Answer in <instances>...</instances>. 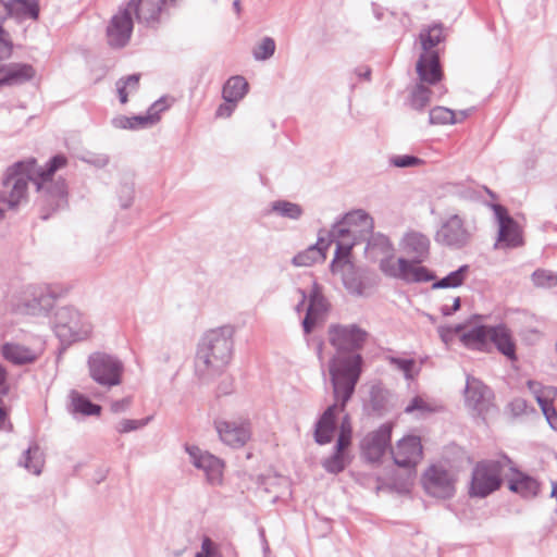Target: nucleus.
Instances as JSON below:
<instances>
[{"label": "nucleus", "mask_w": 557, "mask_h": 557, "mask_svg": "<svg viewBox=\"0 0 557 557\" xmlns=\"http://www.w3.org/2000/svg\"><path fill=\"white\" fill-rule=\"evenodd\" d=\"M33 75L30 65L11 63L0 67V86L21 84L29 81Z\"/></svg>", "instance_id": "a878e982"}, {"label": "nucleus", "mask_w": 557, "mask_h": 557, "mask_svg": "<svg viewBox=\"0 0 557 557\" xmlns=\"http://www.w3.org/2000/svg\"><path fill=\"white\" fill-rule=\"evenodd\" d=\"M539 488L540 485L535 479L522 473L509 481V490L527 498L536 496Z\"/></svg>", "instance_id": "2f4dec72"}, {"label": "nucleus", "mask_w": 557, "mask_h": 557, "mask_svg": "<svg viewBox=\"0 0 557 557\" xmlns=\"http://www.w3.org/2000/svg\"><path fill=\"white\" fill-rule=\"evenodd\" d=\"M48 216H49V213H46L42 215V219H48Z\"/></svg>", "instance_id": "338daca9"}, {"label": "nucleus", "mask_w": 557, "mask_h": 557, "mask_svg": "<svg viewBox=\"0 0 557 557\" xmlns=\"http://www.w3.org/2000/svg\"><path fill=\"white\" fill-rule=\"evenodd\" d=\"M275 41L271 37H263L252 49V55L257 61L269 60L275 52Z\"/></svg>", "instance_id": "ea45409f"}, {"label": "nucleus", "mask_w": 557, "mask_h": 557, "mask_svg": "<svg viewBox=\"0 0 557 557\" xmlns=\"http://www.w3.org/2000/svg\"><path fill=\"white\" fill-rule=\"evenodd\" d=\"M348 458L344 450H338L337 445H335L334 453L323 459L322 467L323 469L332 474H338L345 470V468L348 466Z\"/></svg>", "instance_id": "e433bc0d"}, {"label": "nucleus", "mask_w": 557, "mask_h": 557, "mask_svg": "<svg viewBox=\"0 0 557 557\" xmlns=\"http://www.w3.org/2000/svg\"><path fill=\"white\" fill-rule=\"evenodd\" d=\"M111 124L119 129H131V116L117 115L112 119Z\"/></svg>", "instance_id": "6e6d98bb"}, {"label": "nucleus", "mask_w": 557, "mask_h": 557, "mask_svg": "<svg viewBox=\"0 0 557 557\" xmlns=\"http://www.w3.org/2000/svg\"><path fill=\"white\" fill-rule=\"evenodd\" d=\"M131 406V399L128 397L115 400L111 404V410L115 413L125 411Z\"/></svg>", "instance_id": "4d7b16f0"}, {"label": "nucleus", "mask_w": 557, "mask_h": 557, "mask_svg": "<svg viewBox=\"0 0 557 557\" xmlns=\"http://www.w3.org/2000/svg\"><path fill=\"white\" fill-rule=\"evenodd\" d=\"M221 555L215 544L209 539L205 537L201 544V550L195 557H214Z\"/></svg>", "instance_id": "603ef678"}, {"label": "nucleus", "mask_w": 557, "mask_h": 557, "mask_svg": "<svg viewBox=\"0 0 557 557\" xmlns=\"http://www.w3.org/2000/svg\"><path fill=\"white\" fill-rule=\"evenodd\" d=\"M271 211L281 218L293 221H298L304 214V209L300 205L288 200L273 201L271 203Z\"/></svg>", "instance_id": "72a5a7b5"}, {"label": "nucleus", "mask_w": 557, "mask_h": 557, "mask_svg": "<svg viewBox=\"0 0 557 557\" xmlns=\"http://www.w3.org/2000/svg\"><path fill=\"white\" fill-rule=\"evenodd\" d=\"M327 335L330 344L336 349L329 364L333 395L341 400L344 409L360 379L363 358L357 351L363 347L369 334L357 324H332Z\"/></svg>", "instance_id": "f03ea898"}, {"label": "nucleus", "mask_w": 557, "mask_h": 557, "mask_svg": "<svg viewBox=\"0 0 557 557\" xmlns=\"http://www.w3.org/2000/svg\"><path fill=\"white\" fill-rule=\"evenodd\" d=\"M470 110H461L456 112V123H460L469 116Z\"/></svg>", "instance_id": "e2e57ef3"}, {"label": "nucleus", "mask_w": 557, "mask_h": 557, "mask_svg": "<svg viewBox=\"0 0 557 557\" xmlns=\"http://www.w3.org/2000/svg\"><path fill=\"white\" fill-rule=\"evenodd\" d=\"M44 457L38 445H30L18 461V465L35 475H39L44 467Z\"/></svg>", "instance_id": "7c9ffc66"}, {"label": "nucleus", "mask_w": 557, "mask_h": 557, "mask_svg": "<svg viewBox=\"0 0 557 557\" xmlns=\"http://www.w3.org/2000/svg\"><path fill=\"white\" fill-rule=\"evenodd\" d=\"M431 124H456V112L445 108L435 107L429 113Z\"/></svg>", "instance_id": "79ce46f5"}, {"label": "nucleus", "mask_w": 557, "mask_h": 557, "mask_svg": "<svg viewBox=\"0 0 557 557\" xmlns=\"http://www.w3.org/2000/svg\"><path fill=\"white\" fill-rule=\"evenodd\" d=\"M355 73L358 77L369 81L371 76V69L368 66H360L355 70Z\"/></svg>", "instance_id": "052dcab7"}, {"label": "nucleus", "mask_w": 557, "mask_h": 557, "mask_svg": "<svg viewBox=\"0 0 557 557\" xmlns=\"http://www.w3.org/2000/svg\"><path fill=\"white\" fill-rule=\"evenodd\" d=\"M498 223V243L507 248H516L523 244L519 224L508 214L507 209L498 203L492 206Z\"/></svg>", "instance_id": "dca6fc26"}, {"label": "nucleus", "mask_w": 557, "mask_h": 557, "mask_svg": "<svg viewBox=\"0 0 557 557\" xmlns=\"http://www.w3.org/2000/svg\"><path fill=\"white\" fill-rule=\"evenodd\" d=\"M67 164L63 154L53 156L46 168H38L36 159L29 158L10 166L0 189V203L7 209H16L27 201V187L32 181L40 195L41 205L55 211L67 205V185L64 178L53 180L57 171Z\"/></svg>", "instance_id": "f257e3e1"}, {"label": "nucleus", "mask_w": 557, "mask_h": 557, "mask_svg": "<svg viewBox=\"0 0 557 557\" xmlns=\"http://www.w3.org/2000/svg\"><path fill=\"white\" fill-rule=\"evenodd\" d=\"M139 81L140 74H132L126 77L120 78L115 83L119 99L122 104H125L127 102L128 95H132L138 90Z\"/></svg>", "instance_id": "c9c22d12"}, {"label": "nucleus", "mask_w": 557, "mask_h": 557, "mask_svg": "<svg viewBox=\"0 0 557 557\" xmlns=\"http://www.w3.org/2000/svg\"><path fill=\"white\" fill-rule=\"evenodd\" d=\"M435 411V406L426 401L421 396L413 397L410 403L406 406V413H414L416 417H424Z\"/></svg>", "instance_id": "a19ab883"}, {"label": "nucleus", "mask_w": 557, "mask_h": 557, "mask_svg": "<svg viewBox=\"0 0 557 557\" xmlns=\"http://www.w3.org/2000/svg\"><path fill=\"white\" fill-rule=\"evenodd\" d=\"M329 305L325 297L322 295L320 287L314 284L309 293V305L305 319L302 320V327L306 334L312 332L315 323L327 311Z\"/></svg>", "instance_id": "b1692460"}, {"label": "nucleus", "mask_w": 557, "mask_h": 557, "mask_svg": "<svg viewBox=\"0 0 557 557\" xmlns=\"http://www.w3.org/2000/svg\"><path fill=\"white\" fill-rule=\"evenodd\" d=\"M356 223H360L363 231H367L371 227V216L362 209L352 210L337 220L330 230L320 228L317 243L298 252L292 260L293 264L296 267H311L317 262L324 261L327 249L333 243H336L337 246L338 242L344 239L345 236L357 232L356 227L358 225Z\"/></svg>", "instance_id": "39448f33"}, {"label": "nucleus", "mask_w": 557, "mask_h": 557, "mask_svg": "<svg viewBox=\"0 0 557 557\" xmlns=\"http://www.w3.org/2000/svg\"><path fill=\"white\" fill-rule=\"evenodd\" d=\"M454 332L460 334L461 343L471 349L483 350L491 342L506 357H516V346L509 330L505 325H478L466 331L465 324H457Z\"/></svg>", "instance_id": "0eeeda50"}, {"label": "nucleus", "mask_w": 557, "mask_h": 557, "mask_svg": "<svg viewBox=\"0 0 557 557\" xmlns=\"http://www.w3.org/2000/svg\"><path fill=\"white\" fill-rule=\"evenodd\" d=\"M357 232L348 234L344 239L338 242L335 249L334 258L331 262V271L333 274H339L342 276L345 288L352 295L360 296L363 294L364 285L362 282L360 271L355 267L350 260V253L354 246L358 244L359 239H363L374 227L373 219L371 218V227L363 231L360 223H356Z\"/></svg>", "instance_id": "423d86ee"}, {"label": "nucleus", "mask_w": 557, "mask_h": 557, "mask_svg": "<svg viewBox=\"0 0 557 557\" xmlns=\"http://www.w3.org/2000/svg\"><path fill=\"white\" fill-rule=\"evenodd\" d=\"M233 8L236 11V13H239L240 12V1L239 0H234Z\"/></svg>", "instance_id": "0e129e2a"}, {"label": "nucleus", "mask_w": 557, "mask_h": 557, "mask_svg": "<svg viewBox=\"0 0 557 557\" xmlns=\"http://www.w3.org/2000/svg\"><path fill=\"white\" fill-rule=\"evenodd\" d=\"M248 92V83L243 76L230 77L223 86L222 97L226 102L238 103Z\"/></svg>", "instance_id": "c756f323"}, {"label": "nucleus", "mask_w": 557, "mask_h": 557, "mask_svg": "<svg viewBox=\"0 0 557 557\" xmlns=\"http://www.w3.org/2000/svg\"><path fill=\"white\" fill-rule=\"evenodd\" d=\"M475 227L459 214H453L445 220L435 235L438 244L453 249L466 247L472 239Z\"/></svg>", "instance_id": "ddd939ff"}, {"label": "nucleus", "mask_w": 557, "mask_h": 557, "mask_svg": "<svg viewBox=\"0 0 557 557\" xmlns=\"http://www.w3.org/2000/svg\"><path fill=\"white\" fill-rule=\"evenodd\" d=\"M8 15L17 20L32 18L39 16V4L37 0H9L4 3Z\"/></svg>", "instance_id": "cd10ccee"}, {"label": "nucleus", "mask_w": 557, "mask_h": 557, "mask_svg": "<svg viewBox=\"0 0 557 557\" xmlns=\"http://www.w3.org/2000/svg\"><path fill=\"white\" fill-rule=\"evenodd\" d=\"M394 462L403 468L414 467L422 458V445L419 436L409 435L398 441L391 450Z\"/></svg>", "instance_id": "aec40b11"}, {"label": "nucleus", "mask_w": 557, "mask_h": 557, "mask_svg": "<svg viewBox=\"0 0 557 557\" xmlns=\"http://www.w3.org/2000/svg\"><path fill=\"white\" fill-rule=\"evenodd\" d=\"M174 0H132L126 9L131 10V15L136 14L139 24L154 26L160 22L161 15Z\"/></svg>", "instance_id": "a211bd4d"}, {"label": "nucleus", "mask_w": 557, "mask_h": 557, "mask_svg": "<svg viewBox=\"0 0 557 557\" xmlns=\"http://www.w3.org/2000/svg\"><path fill=\"white\" fill-rule=\"evenodd\" d=\"M423 161L414 156H394L391 163L396 168H411L420 165Z\"/></svg>", "instance_id": "de8ad7c7"}, {"label": "nucleus", "mask_w": 557, "mask_h": 557, "mask_svg": "<svg viewBox=\"0 0 557 557\" xmlns=\"http://www.w3.org/2000/svg\"><path fill=\"white\" fill-rule=\"evenodd\" d=\"M133 32V17L131 10L126 8L120 10L112 16L111 22L107 28L108 42L111 47H124Z\"/></svg>", "instance_id": "6ab92c4d"}, {"label": "nucleus", "mask_w": 557, "mask_h": 557, "mask_svg": "<svg viewBox=\"0 0 557 557\" xmlns=\"http://www.w3.org/2000/svg\"><path fill=\"white\" fill-rule=\"evenodd\" d=\"M466 405L478 414L486 412L491 405L492 392L480 380L468 375L465 389Z\"/></svg>", "instance_id": "4be33fe9"}, {"label": "nucleus", "mask_w": 557, "mask_h": 557, "mask_svg": "<svg viewBox=\"0 0 557 557\" xmlns=\"http://www.w3.org/2000/svg\"><path fill=\"white\" fill-rule=\"evenodd\" d=\"M151 420L152 416L139 420L123 419L116 424L115 430L121 434L133 432L146 426Z\"/></svg>", "instance_id": "a18cd8bd"}, {"label": "nucleus", "mask_w": 557, "mask_h": 557, "mask_svg": "<svg viewBox=\"0 0 557 557\" xmlns=\"http://www.w3.org/2000/svg\"><path fill=\"white\" fill-rule=\"evenodd\" d=\"M459 308H460V298L456 297V298H454L451 306L443 305L441 307V312L443 315L448 317V315H451L453 313H455Z\"/></svg>", "instance_id": "13d9d810"}, {"label": "nucleus", "mask_w": 557, "mask_h": 557, "mask_svg": "<svg viewBox=\"0 0 557 557\" xmlns=\"http://www.w3.org/2000/svg\"><path fill=\"white\" fill-rule=\"evenodd\" d=\"M7 391V370L0 364V393L5 394Z\"/></svg>", "instance_id": "bf43d9fd"}, {"label": "nucleus", "mask_w": 557, "mask_h": 557, "mask_svg": "<svg viewBox=\"0 0 557 557\" xmlns=\"http://www.w3.org/2000/svg\"><path fill=\"white\" fill-rule=\"evenodd\" d=\"M12 53L10 35L0 26V60L8 59Z\"/></svg>", "instance_id": "09e8293b"}, {"label": "nucleus", "mask_w": 557, "mask_h": 557, "mask_svg": "<svg viewBox=\"0 0 557 557\" xmlns=\"http://www.w3.org/2000/svg\"><path fill=\"white\" fill-rule=\"evenodd\" d=\"M185 451L189 456L190 463L203 471L210 484L218 485L222 482L224 462L220 458L195 445H185Z\"/></svg>", "instance_id": "4468645a"}, {"label": "nucleus", "mask_w": 557, "mask_h": 557, "mask_svg": "<svg viewBox=\"0 0 557 557\" xmlns=\"http://www.w3.org/2000/svg\"><path fill=\"white\" fill-rule=\"evenodd\" d=\"M91 330L88 319L72 306L60 307L54 312L53 331L63 343L85 339Z\"/></svg>", "instance_id": "9b49d317"}, {"label": "nucleus", "mask_w": 557, "mask_h": 557, "mask_svg": "<svg viewBox=\"0 0 557 557\" xmlns=\"http://www.w3.org/2000/svg\"><path fill=\"white\" fill-rule=\"evenodd\" d=\"M168 108L166 99L160 98L149 107L146 114L131 116V129L136 131L151 127L159 122L161 112L165 111Z\"/></svg>", "instance_id": "bb28decb"}, {"label": "nucleus", "mask_w": 557, "mask_h": 557, "mask_svg": "<svg viewBox=\"0 0 557 557\" xmlns=\"http://www.w3.org/2000/svg\"><path fill=\"white\" fill-rule=\"evenodd\" d=\"M424 83L429 84L428 82H422L420 79V83L417 84L411 91L410 106L417 111H422L429 104L431 99L432 92Z\"/></svg>", "instance_id": "4c0bfd02"}, {"label": "nucleus", "mask_w": 557, "mask_h": 557, "mask_svg": "<svg viewBox=\"0 0 557 557\" xmlns=\"http://www.w3.org/2000/svg\"><path fill=\"white\" fill-rule=\"evenodd\" d=\"M220 440L233 448L243 447L251 437L250 422L246 419L214 421Z\"/></svg>", "instance_id": "2eb2a0df"}, {"label": "nucleus", "mask_w": 557, "mask_h": 557, "mask_svg": "<svg viewBox=\"0 0 557 557\" xmlns=\"http://www.w3.org/2000/svg\"><path fill=\"white\" fill-rule=\"evenodd\" d=\"M555 350L557 352V339H556V343H555Z\"/></svg>", "instance_id": "774afa93"}, {"label": "nucleus", "mask_w": 557, "mask_h": 557, "mask_svg": "<svg viewBox=\"0 0 557 557\" xmlns=\"http://www.w3.org/2000/svg\"><path fill=\"white\" fill-rule=\"evenodd\" d=\"M236 102H226L221 103L216 109L215 116L216 117H230L236 108Z\"/></svg>", "instance_id": "5fc2aeb1"}, {"label": "nucleus", "mask_w": 557, "mask_h": 557, "mask_svg": "<svg viewBox=\"0 0 557 557\" xmlns=\"http://www.w3.org/2000/svg\"><path fill=\"white\" fill-rule=\"evenodd\" d=\"M88 368L92 380L106 387L119 385L124 371L120 359L104 352H95L89 356Z\"/></svg>", "instance_id": "f8f14e48"}, {"label": "nucleus", "mask_w": 557, "mask_h": 557, "mask_svg": "<svg viewBox=\"0 0 557 557\" xmlns=\"http://www.w3.org/2000/svg\"><path fill=\"white\" fill-rule=\"evenodd\" d=\"M70 398L71 411L73 413H81L83 416H98L101 412V407L99 405L91 403L87 397L76 391L71 392Z\"/></svg>", "instance_id": "473e14b6"}, {"label": "nucleus", "mask_w": 557, "mask_h": 557, "mask_svg": "<svg viewBox=\"0 0 557 557\" xmlns=\"http://www.w3.org/2000/svg\"><path fill=\"white\" fill-rule=\"evenodd\" d=\"M134 184L131 182L121 184L119 188V199L122 208L127 209L132 206L134 200Z\"/></svg>", "instance_id": "49530a36"}, {"label": "nucleus", "mask_w": 557, "mask_h": 557, "mask_svg": "<svg viewBox=\"0 0 557 557\" xmlns=\"http://www.w3.org/2000/svg\"><path fill=\"white\" fill-rule=\"evenodd\" d=\"M430 239L420 232H408L400 242L401 251L407 258L395 259L393 256L380 261V270L388 277L406 283L431 282L435 274L425 267L420 265L430 256Z\"/></svg>", "instance_id": "7ed1b4c3"}, {"label": "nucleus", "mask_w": 557, "mask_h": 557, "mask_svg": "<svg viewBox=\"0 0 557 557\" xmlns=\"http://www.w3.org/2000/svg\"><path fill=\"white\" fill-rule=\"evenodd\" d=\"M5 209H7L5 206L0 203V220L3 219Z\"/></svg>", "instance_id": "69168bd1"}, {"label": "nucleus", "mask_w": 557, "mask_h": 557, "mask_svg": "<svg viewBox=\"0 0 557 557\" xmlns=\"http://www.w3.org/2000/svg\"><path fill=\"white\" fill-rule=\"evenodd\" d=\"M528 387L536 399L539 406L546 404V401H554L557 396V388L555 386H545L536 381H529Z\"/></svg>", "instance_id": "58836bf2"}, {"label": "nucleus", "mask_w": 557, "mask_h": 557, "mask_svg": "<svg viewBox=\"0 0 557 557\" xmlns=\"http://www.w3.org/2000/svg\"><path fill=\"white\" fill-rule=\"evenodd\" d=\"M540 407L549 426L553 430H557V412L553 406V401H546V404H542Z\"/></svg>", "instance_id": "8fccbe9b"}, {"label": "nucleus", "mask_w": 557, "mask_h": 557, "mask_svg": "<svg viewBox=\"0 0 557 557\" xmlns=\"http://www.w3.org/2000/svg\"><path fill=\"white\" fill-rule=\"evenodd\" d=\"M234 329L224 325L208 331L201 338L195 359V372L201 381L222 373L232 359Z\"/></svg>", "instance_id": "20e7f679"}, {"label": "nucleus", "mask_w": 557, "mask_h": 557, "mask_svg": "<svg viewBox=\"0 0 557 557\" xmlns=\"http://www.w3.org/2000/svg\"><path fill=\"white\" fill-rule=\"evenodd\" d=\"M297 293L299 294L300 299H299V302L296 305L295 310L298 313H300L304 309V306H305V302L307 299V294L302 289H298Z\"/></svg>", "instance_id": "680f3d73"}, {"label": "nucleus", "mask_w": 557, "mask_h": 557, "mask_svg": "<svg viewBox=\"0 0 557 557\" xmlns=\"http://www.w3.org/2000/svg\"><path fill=\"white\" fill-rule=\"evenodd\" d=\"M61 293L52 285L29 284L13 295L12 307L22 314H46Z\"/></svg>", "instance_id": "1a4fd4ad"}, {"label": "nucleus", "mask_w": 557, "mask_h": 557, "mask_svg": "<svg viewBox=\"0 0 557 557\" xmlns=\"http://www.w3.org/2000/svg\"><path fill=\"white\" fill-rule=\"evenodd\" d=\"M392 429L387 424L381 425L376 431L369 433L362 441L361 447L364 457L372 461H379L391 444Z\"/></svg>", "instance_id": "412c9836"}, {"label": "nucleus", "mask_w": 557, "mask_h": 557, "mask_svg": "<svg viewBox=\"0 0 557 557\" xmlns=\"http://www.w3.org/2000/svg\"><path fill=\"white\" fill-rule=\"evenodd\" d=\"M351 434L352 429L350 424V418L348 414H346L342 420L339 426V435L336 442L338 450H345L350 445Z\"/></svg>", "instance_id": "37998d69"}, {"label": "nucleus", "mask_w": 557, "mask_h": 557, "mask_svg": "<svg viewBox=\"0 0 557 557\" xmlns=\"http://www.w3.org/2000/svg\"><path fill=\"white\" fill-rule=\"evenodd\" d=\"M363 240H367L366 252L370 258L374 259L379 255H384V258L393 256V246L388 237L381 233H373V228L363 239H359L358 244Z\"/></svg>", "instance_id": "c85d7f7f"}, {"label": "nucleus", "mask_w": 557, "mask_h": 557, "mask_svg": "<svg viewBox=\"0 0 557 557\" xmlns=\"http://www.w3.org/2000/svg\"><path fill=\"white\" fill-rule=\"evenodd\" d=\"M391 362L401 370L407 379L411 377L410 373L414 366V361L412 359L392 358Z\"/></svg>", "instance_id": "864d4df0"}, {"label": "nucleus", "mask_w": 557, "mask_h": 557, "mask_svg": "<svg viewBox=\"0 0 557 557\" xmlns=\"http://www.w3.org/2000/svg\"><path fill=\"white\" fill-rule=\"evenodd\" d=\"M469 272V265L463 264L459 267L456 271L450 272L445 277L433 283V289L440 288H456L465 282L467 274Z\"/></svg>", "instance_id": "f704fd0d"}, {"label": "nucleus", "mask_w": 557, "mask_h": 557, "mask_svg": "<svg viewBox=\"0 0 557 557\" xmlns=\"http://www.w3.org/2000/svg\"><path fill=\"white\" fill-rule=\"evenodd\" d=\"M334 399L335 403L325 409V411L315 423L314 441L319 445L331 443L336 429V416L339 411L345 410V408L342 409L341 400H337L335 397Z\"/></svg>", "instance_id": "5701e85b"}, {"label": "nucleus", "mask_w": 557, "mask_h": 557, "mask_svg": "<svg viewBox=\"0 0 557 557\" xmlns=\"http://www.w3.org/2000/svg\"><path fill=\"white\" fill-rule=\"evenodd\" d=\"M1 354L5 360L24 366L35 362L39 358V350L33 349L17 342H8L1 346Z\"/></svg>", "instance_id": "393cba45"}, {"label": "nucleus", "mask_w": 557, "mask_h": 557, "mask_svg": "<svg viewBox=\"0 0 557 557\" xmlns=\"http://www.w3.org/2000/svg\"><path fill=\"white\" fill-rule=\"evenodd\" d=\"M511 463L507 456L498 459H484L473 467L469 484V496L485 498L499 490L503 484V472Z\"/></svg>", "instance_id": "6e6552de"}, {"label": "nucleus", "mask_w": 557, "mask_h": 557, "mask_svg": "<svg viewBox=\"0 0 557 557\" xmlns=\"http://www.w3.org/2000/svg\"><path fill=\"white\" fill-rule=\"evenodd\" d=\"M443 39V30L441 25H434L420 33V41L423 53L417 62V73L419 79L428 82L429 85H435L442 79V70L438 53L432 49L436 47Z\"/></svg>", "instance_id": "9d476101"}, {"label": "nucleus", "mask_w": 557, "mask_h": 557, "mask_svg": "<svg viewBox=\"0 0 557 557\" xmlns=\"http://www.w3.org/2000/svg\"><path fill=\"white\" fill-rule=\"evenodd\" d=\"M82 161L96 168H104L109 163V157L103 153H87L82 157Z\"/></svg>", "instance_id": "3c124183"}, {"label": "nucleus", "mask_w": 557, "mask_h": 557, "mask_svg": "<svg viewBox=\"0 0 557 557\" xmlns=\"http://www.w3.org/2000/svg\"><path fill=\"white\" fill-rule=\"evenodd\" d=\"M532 281L537 287L549 288L557 285V274L539 269L533 272Z\"/></svg>", "instance_id": "c03bdc74"}, {"label": "nucleus", "mask_w": 557, "mask_h": 557, "mask_svg": "<svg viewBox=\"0 0 557 557\" xmlns=\"http://www.w3.org/2000/svg\"><path fill=\"white\" fill-rule=\"evenodd\" d=\"M422 482L426 493L433 497L449 498L455 493L454 480L443 467H430L424 472Z\"/></svg>", "instance_id": "f3484780"}]
</instances>
